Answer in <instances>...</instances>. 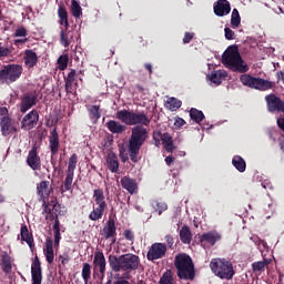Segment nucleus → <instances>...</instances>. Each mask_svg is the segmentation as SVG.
I'll use <instances>...</instances> for the list:
<instances>
[{"label": "nucleus", "instance_id": "obj_1", "mask_svg": "<svg viewBox=\"0 0 284 284\" xmlns=\"http://www.w3.org/2000/svg\"><path fill=\"white\" fill-rule=\"evenodd\" d=\"M222 63L232 72H240V81L242 85L251 88V90H258L260 92H267V90H274L276 82L265 80L263 78H256L247 74L250 72V65L243 61L237 45H230L222 54Z\"/></svg>", "mask_w": 284, "mask_h": 284}, {"label": "nucleus", "instance_id": "obj_2", "mask_svg": "<svg viewBox=\"0 0 284 284\" xmlns=\"http://www.w3.org/2000/svg\"><path fill=\"white\" fill-rule=\"evenodd\" d=\"M109 265L112 272H122V277L129 280L132 272H136V270H139L141 258L139 255L132 253H126L120 255L119 257L115 255H110Z\"/></svg>", "mask_w": 284, "mask_h": 284}, {"label": "nucleus", "instance_id": "obj_3", "mask_svg": "<svg viewBox=\"0 0 284 284\" xmlns=\"http://www.w3.org/2000/svg\"><path fill=\"white\" fill-rule=\"evenodd\" d=\"M149 136L150 132L143 125H136L131 130V135L128 142V152L132 163H139V152H141V148H143Z\"/></svg>", "mask_w": 284, "mask_h": 284}, {"label": "nucleus", "instance_id": "obj_4", "mask_svg": "<svg viewBox=\"0 0 284 284\" xmlns=\"http://www.w3.org/2000/svg\"><path fill=\"white\" fill-rule=\"evenodd\" d=\"M174 265L180 281H194L196 271L194 270V262L192 257L185 253L175 255Z\"/></svg>", "mask_w": 284, "mask_h": 284}, {"label": "nucleus", "instance_id": "obj_5", "mask_svg": "<svg viewBox=\"0 0 284 284\" xmlns=\"http://www.w3.org/2000/svg\"><path fill=\"white\" fill-rule=\"evenodd\" d=\"M115 118L124 125H142V128H149L151 120L145 112H134L132 110H120L115 113Z\"/></svg>", "mask_w": 284, "mask_h": 284}, {"label": "nucleus", "instance_id": "obj_6", "mask_svg": "<svg viewBox=\"0 0 284 284\" xmlns=\"http://www.w3.org/2000/svg\"><path fill=\"white\" fill-rule=\"evenodd\" d=\"M210 267L222 281H232L236 272H234V264L225 258H213L210 263Z\"/></svg>", "mask_w": 284, "mask_h": 284}, {"label": "nucleus", "instance_id": "obj_7", "mask_svg": "<svg viewBox=\"0 0 284 284\" xmlns=\"http://www.w3.org/2000/svg\"><path fill=\"white\" fill-rule=\"evenodd\" d=\"M23 74V65L21 64H4L0 69V84L1 85H12L21 79Z\"/></svg>", "mask_w": 284, "mask_h": 284}, {"label": "nucleus", "instance_id": "obj_8", "mask_svg": "<svg viewBox=\"0 0 284 284\" xmlns=\"http://www.w3.org/2000/svg\"><path fill=\"white\" fill-rule=\"evenodd\" d=\"M53 234L54 241H52V237H47L43 248V254L49 265H52V263H54V250H59V245L61 243V230H53Z\"/></svg>", "mask_w": 284, "mask_h": 284}, {"label": "nucleus", "instance_id": "obj_9", "mask_svg": "<svg viewBox=\"0 0 284 284\" xmlns=\"http://www.w3.org/2000/svg\"><path fill=\"white\" fill-rule=\"evenodd\" d=\"M267 112H278L284 115V101L274 93L265 95Z\"/></svg>", "mask_w": 284, "mask_h": 284}, {"label": "nucleus", "instance_id": "obj_10", "mask_svg": "<svg viewBox=\"0 0 284 284\" xmlns=\"http://www.w3.org/2000/svg\"><path fill=\"white\" fill-rule=\"evenodd\" d=\"M168 254V244L165 243H154L148 251V261H159V258H165Z\"/></svg>", "mask_w": 284, "mask_h": 284}, {"label": "nucleus", "instance_id": "obj_11", "mask_svg": "<svg viewBox=\"0 0 284 284\" xmlns=\"http://www.w3.org/2000/svg\"><path fill=\"white\" fill-rule=\"evenodd\" d=\"M37 123H39V111L32 110L28 114H26L21 121L22 130H34L37 128Z\"/></svg>", "mask_w": 284, "mask_h": 284}, {"label": "nucleus", "instance_id": "obj_12", "mask_svg": "<svg viewBox=\"0 0 284 284\" xmlns=\"http://www.w3.org/2000/svg\"><path fill=\"white\" fill-rule=\"evenodd\" d=\"M39 103V95L37 93H27L21 98L20 102V112L22 114H26L28 110H31V108H34Z\"/></svg>", "mask_w": 284, "mask_h": 284}, {"label": "nucleus", "instance_id": "obj_13", "mask_svg": "<svg viewBox=\"0 0 284 284\" xmlns=\"http://www.w3.org/2000/svg\"><path fill=\"white\" fill-rule=\"evenodd\" d=\"M105 255L103 252H95L94 258H93V272L97 274V272H100V278L103 281L105 278Z\"/></svg>", "mask_w": 284, "mask_h": 284}, {"label": "nucleus", "instance_id": "obj_14", "mask_svg": "<svg viewBox=\"0 0 284 284\" xmlns=\"http://www.w3.org/2000/svg\"><path fill=\"white\" fill-rule=\"evenodd\" d=\"M31 281L32 284H41L43 281V273L41 271V261L39 256L36 255L31 264Z\"/></svg>", "mask_w": 284, "mask_h": 284}, {"label": "nucleus", "instance_id": "obj_15", "mask_svg": "<svg viewBox=\"0 0 284 284\" xmlns=\"http://www.w3.org/2000/svg\"><path fill=\"white\" fill-rule=\"evenodd\" d=\"M102 236L108 240H112V243H116V222L114 219H109L102 230Z\"/></svg>", "mask_w": 284, "mask_h": 284}, {"label": "nucleus", "instance_id": "obj_16", "mask_svg": "<svg viewBox=\"0 0 284 284\" xmlns=\"http://www.w3.org/2000/svg\"><path fill=\"white\" fill-rule=\"evenodd\" d=\"M61 143L59 142V132L57 131V128H54L49 135V146H50V151H51V159H54V156H57V154H59V148H60ZM52 165H54V162H52Z\"/></svg>", "mask_w": 284, "mask_h": 284}, {"label": "nucleus", "instance_id": "obj_17", "mask_svg": "<svg viewBox=\"0 0 284 284\" xmlns=\"http://www.w3.org/2000/svg\"><path fill=\"white\" fill-rule=\"evenodd\" d=\"M213 10L216 17H226V14L232 12V7L227 0H217L214 3Z\"/></svg>", "mask_w": 284, "mask_h": 284}, {"label": "nucleus", "instance_id": "obj_18", "mask_svg": "<svg viewBox=\"0 0 284 284\" xmlns=\"http://www.w3.org/2000/svg\"><path fill=\"white\" fill-rule=\"evenodd\" d=\"M27 164L31 170H41V158L39 156V153L37 152V146H33L28 154L27 158Z\"/></svg>", "mask_w": 284, "mask_h": 284}, {"label": "nucleus", "instance_id": "obj_19", "mask_svg": "<svg viewBox=\"0 0 284 284\" xmlns=\"http://www.w3.org/2000/svg\"><path fill=\"white\" fill-rule=\"evenodd\" d=\"M123 190H126L129 194H136L139 192V184L136 183L135 179L130 176H123L120 181Z\"/></svg>", "mask_w": 284, "mask_h": 284}, {"label": "nucleus", "instance_id": "obj_20", "mask_svg": "<svg viewBox=\"0 0 284 284\" xmlns=\"http://www.w3.org/2000/svg\"><path fill=\"white\" fill-rule=\"evenodd\" d=\"M23 61L26 68L28 70H32L39 63V55H37V52H34L32 49H27L24 51Z\"/></svg>", "mask_w": 284, "mask_h": 284}, {"label": "nucleus", "instance_id": "obj_21", "mask_svg": "<svg viewBox=\"0 0 284 284\" xmlns=\"http://www.w3.org/2000/svg\"><path fill=\"white\" fill-rule=\"evenodd\" d=\"M1 270L4 274H11L12 272V256L8 252H2L0 256Z\"/></svg>", "mask_w": 284, "mask_h": 284}, {"label": "nucleus", "instance_id": "obj_22", "mask_svg": "<svg viewBox=\"0 0 284 284\" xmlns=\"http://www.w3.org/2000/svg\"><path fill=\"white\" fill-rule=\"evenodd\" d=\"M20 236L21 241H24L27 245H29L30 250H34V237L32 236V233L28 230V225L22 224L20 229Z\"/></svg>", "mask_w": 284, "mask_h": 284}, {"label": "nucleus", "instance_id": "obj_23", "mask_svg": "<svg viewBox=\"0 0 284 284\" xmlns=\"http://www.w3.org/2000/svg\"><path fill=\"white\" fill-rule=\"evenodd\" d=\"M106 168L112 172V174H116L119 172V158L115 155L114 152L110 151L106 154Z\"/></svg>", "mask_w": 284, "mask_h": 284}, {"label": "nucleus", "instance_id": "obj_24", "mask_svg": "<svg viewBox=\"0 0 284 284\" xmlns=\"http://www.w3.org/2000/svg\"><path fill=\"white\" fill-rule=\"evenodd\" d=\"M60 210H61V205H59V203H54L52 205V209H50V206L48 205H44L43 213L47 214L45 221L58 220Z\"/></svg>", "mask_w": 284, "mask_h": 284}, {"label": "nucleus", "instance_id": "obj_25", "mask_svg": "<svg viewBox=\"0 0 284 284\" xmlns=\"http://www.w3.org/2000/svg\"><path fill=\"white\" fill-rule=\"evenodd\" d=\"M216 241H221V234L215 231L204 233L200 236V243H209L210 245H216Z\"/></svg>", "mask_w": 284, "mask_h": 284}, {"label": "nucleus", "instance_id": "obj_26", "mask_svg": "<svg viewBox=\"0 0 284 284\" xmlns=\"http://www.w3.org/2000/svg\"><path fill=\"white\" fill-rule=\"evenodd\" d=\"M106 128L112 134H123L128 130V126L125 124H121V122L116 120H110L106 122Z\"/></svg>", "mask_w": 284, "mask_h": 284}, {"label": "nucleus", "instance_id": "obj_27", "mask_svg": "<svg viewBox=\"0 0 284 284\" xmlns=\"http://www.w3.org/2000/svg\"><path fill=\"white\" fill-rule=\"evenodd\" d=\"M224 79H227V71L225 70L213 71L210 77L211 83H215V85H221Z\"/></svg>", "mask_w": 284, "mask_h": 284}, {"label": "nucleus", "instance_id": "obj_28", "mask_svg": "<svg viewBox=\"0 0 284 284\" xmlns=\"http://www.w3.org/2000/svg\"><path fill=\"white\" fill-rule=\"evenodd\" d=\"M93 201L97 206L108 209V203L105 202V193H103L102 189H95L93 191Z\"/></svg>", "mask_w": 284, "mask_h": 284}, {"label": "nucleus", "instance_id": "obj_29", "mask_svg": "<svg viewBox=\"0 0 284 284\" xmlns=\"http://www.w3.org/2000/svg\"><path fill=\"white\" fill-rule=\"evenodd\" d=\"M180 241L184 243V245H190L192 243V231L190 226L183 225L180 230Z\"/></svg>", "mask_w": 284, "mask_h": 284}, {"label": "nucleus", "instance_id": "obj_30", "mask_svg": "<svg viewBox=\"0 0 284 284\" xmlns=\"http://www.w3.org/2000/svg\"><path fill=\"white\" fill-rule=\"evenodd\" d=\"M37 194L41 199L50 196V181H42L37 185Z\"/></svg>", "mask_w": 284, "mask_h": 284}, {"label": "nucleus", "instance_id": "obj_31", "mask_svg": "<svg viewBox=\"0 0 284 284\" xmlns=\"http://www.w3.org/2000/svg\"><path fill=\"white\" fill-rule=\"evenodd\" d=\"M0 128L3 136H8L12 132V120L3 116L0 121Z\"/></svg>", "mask_w": 284, "mask_h": 284}, {"label": "nucleus", "instance_id": "obj_32", "mask_svg": "<svg viewBox=\"0 0 284 284\" xmlns=\"http://www.w3.org/2000/svg\"><path fill=\"white\" fill-rule=\"evenodd\" d=\"M105 206L93 205V210L89 214L90 221H101V219H103V214H105Z\"/></svg>", "mask_w": 284, "mask_h": 284}, {"label": "nucleus", "instance_id": "obj_33", "mask_svg": "<svg viewBox=\"0 0 284 284\" xmlns=\"http://www.w3.org/2000/svg\"><path fill=\"white\" fill-rule=\"evenodd\" d=\"M232 165L237 170V172H245L247 170V164L245 163V160L241 155H235L232 159Z\"/></svg>", "mask_w": 284, "mask_h": 284}, {"label": "nucleus", "instance_id": "obj_34", "mask_svg": "<svg viewBox=\"0 0 284 284\" xmlns=\"http://www.w3.org/2000/svg\"><path fill=\"white\" fill-rule=\"evenodd\" d=\"M161 141L166 152H174V140H172V135H170V133H163L161 135Z\"/></svg>", "mask_w": 284, "mask_h": 284}, {"label": "nucleus", "instance_id": "obj_35", "mask_svg": "<svg viewBox=\"0 0 284 284\" xmlns=\"http://www.w3.org/2000/svg\"><path fill=\"white\" fill-rule=\"evenodd\" d=\"M58 17L60 19V26H64L65 30H68V28H70V22H68V10H65V7H59Z\"/></svg>", "mask_w": 284, "mask_h": 284}, {"label": "nucleus", "instance_id": "obj_36", "mask_svg": "<svg viewBox=\"0 0 284 284\" xmlns=\"http://www.w3.org/2000/svg\"><path fill=\"white\" fill-rule=\"evenodd\" d=\"M190 118L192 121H194L195 123H202L203 119H205V114H203V111L192 108L190 110Z\"/></svg>", "mask_w": 284, "mask_h": 284}, {"label": "nucleus", "instance_id": "obj_37", "mask_svg": "<svg viewBox=\"0 0 284 284\" xmlns=\"http://www.w3.org/2000/svg\"><path fill=\"white\" fill-rule=\"evenodd\" d=\"M158 284H174V272L172 270L164 272Z\"/></svg>", "mask_w": 284, "mask_h": 284}, {"label": "nucleus", "instance_id": "obj_38", "mask_svg": "<svg viewBox=\"0 0 284 284\" xmlns=\"http://www.w3.org/2000/svg\"><path fill=\"white\" fill-rule=\"evenodd\" d=\"M92 276V265L90 263H83L82 264V278L84 281V284H88Z\"/></svg>", "mask_w": 284, "mask_h": 284}, {"label": "nucleus", "instance_id": "obj_39", "mask_svg": "<svg viewBox=\"0 0 284 284\" xmlns=\"http://www.w3.org/2000/svg\"><path fill=\"white\" fill-rule=\"evenodd\" d=\"M183 102L176 98H170L166 101V108H169L171 112H176V110H179V108H181Z\"/></svg>", "mask_w": 284, "mask_h": 284}, {"label": "nucleus", "instance_id": "obj_40", "mask_svg": "<svg viewBox=\"0 0 284 284\" xmlns=\"http://www.w3.org/2000/svg\"><path fill=\"white\" fill-rule=\"evenodd\" d=\"M71 13L75 19H79L83 14V9H81V4L77 0L71 1Z\"/></svg>", "mask_w": 284, "mask_h": 284}, {"label": "nucleus", "instance_id": "obj_41", "mask_svg": "<svg viewBox=\"0 0 284 284\" xmlns=\"http://www.w3.org/2000/svg\"><path fill=\"white\" fill-rule=\"evenodd\" d=\"M101 108L99 105H91L89 108V114L91 121H99L101 119Z\"/></svg>", "mask_w": 284, "mask_h": 284}, {"label": "nucleus", "instance_id": "obj_42", "mask_svg": "<svg viewBox=\"0 0 284 284\" xmlns=\"http://www.w3.org/2000/svg\"><path fill=\"white\" fill-rule=\"evenodd\" d=\"M152 207L161 216L163 214V212H165L168 210V203L159 202V201L155 200V201L152 202Z\"/></svg>", "mask_w": 284, "mask_h": 284}, {"label": "nucleus", "instance_id": "obj_43", "mask_svg": "<svg viewBox=\"0 0 284 284\" xmlns=\"http://www.w3.org/2000/svg\"><path fill=\"white\" fill-rule=\"evenodd\" d=\"M231 26L232 28H239L241 26V14L239 13V9H233L232 11Z\"/></svg>", "mask_w": 284, "mask_h": 284}, {"label": "nucleus", "instance_id": "obj_44", "mask_svg": "<svg viewBox=\"0 0 284 284\" xmlns=\"http://www.w3.org/2000/svg\"><path fill=\"white\" fill-rule=\"evenodd\" d=\"M69 61H70V57L68 55V53L60 55L57 62L59 70L61 71L67 70Z\"/></svg>", "mask_w": 284, "mask_h": 284}, {"label": "nucleus", "instance_id": "obj_45", "mask_svg": "<svg viewBox=\"0 0 284 284\" xmlns=\"http://www.w3.org/2000/svg\"><path fill=\"white\" fill-rule=\"evenodd\" d=\"M69 34H70V31L61 29V31H60V43L64 48H70Z\"/></svg>", "mask_w": 284, "mask_h": 284}, {"label": "nucleus", "instance_id": "obj_46", "mask_svg": "<svg viewBox=\"0 0 284 284\" xmlns=\"http://www.w3.org/2000/svg\"><path fill=\"white\" fill-rule=\"evenodd\" d=\"M72 181H74V173L67 171V176L64 180V192H70V190H72Z\"/></svg>", "mask_w": 284, "mask_h": 284}, {"label": "nucleus", "instance_id": "obj_47", "mask_svg": "<svg viewBox=\"0 0 284 284\" xmlns=\"http://www.w3.org/2000/svg\"><path fill=\"white\" fill-rule=\"evenodd\" d=\"M77 159H78L77 153H73L70 156L67 172H71L74 174V171L77 170V163H78Z\"/></svg>", "mask_w": 284, "mask_h": 284}, {"label": "nucleus", "instance_id": "obj_48", "mask_svg": "<svg viewBox=\"0 0 284 284\" xmlns=\"http://www.w3.org/2000/svg\"><path fill=\"white\" fill-rule=\"evenodd\" d=\"M77 88L79 84L75 82L65 81V92L67 94H77Z\"/></svg>", "mask_w": 284, "mask_h": 284}, {"label": "nucleus", "instance_id": "obj_49", "mask_svg": "<svg viewBox=\"0 0 284 284\" xmlns=\"http://www.w3.org/2000/svg\"><path fill=\"white\" fill-rule=\"evenodd\" d=\"M13 37L19 38V37H28V29L26 27L21 26L16 29Z\"/></svg>", "mask_w": 284, "mask_h": 284}, {"label": "nucleus", "instance_id": "obj_50", "mask_svg": "<svg viewBox=\"0 0 284 284\" xmlns=\"http://www.w3.org/2000/svg\"><path fill=\"white\" fill-rule=\"evenodd\" d=\"M10 54H12V50L0 44V59H6V57H10Z\"/></svg>", "mask_w": 284, "mask_h": 284}, {"label": "nucleus", "instance_id": "obj_51", "mask_svg": "<svg viewBox=\"0 0 284 284\" xmlns=\"http://www.w3.org/2000/svg\"><path fill=\"white\" fill-rule=\"evenodd\" d=\"M265 265H267V262H255L252 264V267L254 272H263Z\"/></svg>", "mask_w": 284, "mask_h": 284}, {"label": "nucleus", "instance_id": "obj_52", "mask_svg": "<svg viewBox=\"0 0 284 284\" xmlns=\"http://www.w3.org/2000/svg\"><path fill=\"white\" fill-rule=\"evenodd\" d=\"M224 34L227 41H234V39H236V33H234V31L227 27L224 29Z\"/></svg>", "mask_w": 284, "mask_h": 284}, {"label": "nucleus", "instance_id": "obj_53", "mask_svg": "<svg viewBox=\"0 0 284 284\" xmlns=\"http://www.w3.org/2000/svg\"><path fill=\"white\" fill-rule=\"evenodd\" d=\"M164 240L166 242V248L174 250V236L172 234H166Z\"/></svg>", "mask_w": 284, "mask_h": 284}, {"label": "nucleus", "instance_id": "obj_54", "mask_svg": "<svg viewBox=\"0 0 284 284\" xmlns=\"http://www.w3.org/2000/svg\"><path fill=\"white\" fill-rule=\"evenodd\" d=\"M75 80H77V70L71 69L68 77L65 78V81L74 83Z\"/></svg>", "mask_w": 284, "mask_h": 284}, {"label": "nucleus", "instance_id": "obj_55", "mask_svg": "<svg viewBox=\"0 0 284 284\" xmlns=\"http://www.w3.org/2000/svg\"><path fill=\"white\" fill-rule=\"evenodd\" d=\"M59 261L62 265H68L70 263V255L68 253H64L63 255H59Z\"/></svg>", "mask_w": 284, "mask_h": 284}, {"label": "nucleus", "instance_id": "obj_56", "mask_svg": "<svg viewBox=\"0 0 284 284\" xmlns=\"http://www.w3.org/2000/svg\"><path fill=\"white\" fill-rule=\"evenodd\" d=\"M194 39V32H185L183 38V43H190Z\"/></svg>", "mask_w": 284, "mask_h": 284}, {"label": "nucleus", "instance_id": "obj_57", "mask_svg": "<svg viewBox=\"0 0 284 284\" xmlns=\"http://www.w3.org/2000/svg\"><path fill=\"white\" fill-rule=\"evenodd\" d=\"M123 236L126 241H134V233L130 230H125Z\"/></svg>", "mask_w": 284, "mask_h": 284}, {"label": "nucleus", "instance_id": "obj_58", "mask_svg": "<svg viewBox=\"0 0 284 284\" xmlns=\"http://www.w3.org/2000/svg\"><path fill=\"white\" fill-rule=\"evenodd\" d=\"M175 128H183L185 125V120L183 118H178L174 122Z\"/></svg>", "mask_w": 284, "mask_h": 284}, {"label": "nucleus", "instance_id": "obj_59", "mask_svg": "<svg viewBox=\"0 0 284 284\" xmlns=\"http://www.w3.org/2000/svg\"><path fill=\"white\" fill-rule=\"evenodd\" d=\"M161 136H162L161 132L153 134V140L155 141V145H161V140H160Z\"/></svg>", "mask_w": 284, "mask_h": 284}, {"label": "nucleus", "instance_id": "obj_60", "mask_svg": "<svg viewBox=\"0 0 284 284\" xmlns=\"http://www.w3.org/2000/svg\"><path fill=\"white\" fill-rule=\"evenodd\" d=\"M14 45H23V43H28V38H23V39H16L13 41Z\"/></svg>", "mask_w": 284, "mask_h": 284}, {"label": "nucleus", "instance_id": "obj_61", "mask_svg": "<svg viewBox=\"0 0 284 284\" xmlns=\"http://www.w3.org/2000/svg\"><path fill=\"white\" fill-rule=\"evenodd\" d=\"M277 128H280V130L284 131V118L277 119Z\"/></svg>", "mask_w": 284, "mask_h": 284}, {"label": "nucleus", "instance_id": "obj_62", "mask_svg": "<svg viewBox=\"0 0 284 284\" xmlns=\"http://www.w3.org/2000/svg\"><path fill=\"white\" fill-rule=\"evenodd\" d=\"M54 224H53V230H61V222L59 221V217L57 220H53Z\"/></svg>", "mask_w": 284, "mask_h": 284}, {"label": "nucleus", "instance_id": "obj_63", "mask_svg": "<svg viewBox=\"0 0 284 284\" xmlns=\"http://www.w3.org/2000/svg\"><path fill=\"white\" fill-rule=\"evenodd\" d=\"M165 163L166 165H172V163H174V158L172 155H169L165 158Z\"/></svg>", "mask_w": 284, "mask_h": 284}, {"label": "nucleus", "instance_id": "obj_64", "mask_svg": "<svg viewBox=\"0 0 284 284\" xmlns=\"http://www.w3.org/2000/svg\"><path fill=\"white\" fill-rule=\"evenodd\" d=\"M111 284H112V281H111ZM113 284H130V282L128 280H118L113 282Z\"/></svg>", "mask_w": 284, "mask_h": 284}]
</instances>
